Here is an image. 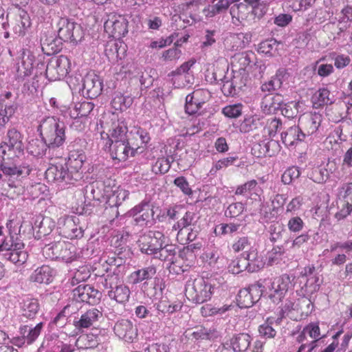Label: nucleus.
Here are the masks:
<instances>
[{
  "label": "nucleus",
  "mask_w": 352,
  "mask_h": 352,
  "mask_svg": "<svg viewBox=\"0 0 352 352\" xmlns=\"http://www.w3.org/2000/svg\"><path fill=\"white\" fill-rule=\"evenodd\" d=\"M66 126L63 122L54 116L43 118L38 126V131L42 140L48 148L61 146L66 140Z\"/></svg>",
  "instance_id": "1"
},
{
  "label": "nucleus",
  "mask_w": 352,
  "mask_h": 352,
  "mask_svg": "<svg viewBox=\"0 0 352 352\" xmlns=\"http://www.w3.org/2000/svg\"><path fill=\"white\" fill-rule=\"evenodd\" d=\"M105 131L101 133V139L105 146H111L112 142L125 140L128 127L123 117L112 113L104 124Z\"/></svg>",
  "instance_id": "2"
},
{
  "label": "nucleus",
  "mask_w": 352,
  "mask_h": 352,
  "mask_svg": "<svg viewBox=\"0 0 352 352\" xmlns=\"http://www.w3.org/2000/svg\"><path fill=\"white\" fill-rule=\"evenodd\" d=\"M213 287L204 278H195L186 287V296L193 302L201 304L211 298Z\"/></svg>",
  "instance_id": "3"
},
{
  "label": "nucleus",
  "mask_w": 352,
  "mask_h": 352,
  "mask_svg": "<svg viewBox=\"0 0 352 352\" xmlns=\"http://www.w3.org/2000/svg\"><path fill=\"white\" fill-rule=\"evenodd\" d=\"M58 36L65 42L77 43L84 36L81 25L67 17H60L57 22Z\"/></svg>",
  "instance_id": "4"
},
{
  "label": "nucleus",
  "mask_w": 352,
  "mask_h": 352,
  "mask_svg": "<svg viewBox=\"0 0 352 352\" xmlns=\"http://www.w3.org/2000/svg\"><path fill=\"white\" fill-rule=\"evenodd\" d=\"M164 243V234L158 230H149L141 235L138 241L141 252L150 255L157 254Z\"/></svg>",
  "instance_id": "5"
},
{
  "label": "nucleus",
  "mask_w": 352,
  "mask_h": 352,
  "mask_svg": "<svg viewBox=\"0 0 352 352\" xmlns=\"http://www.w3.org/2000/svg\"><path fill=\"white\" fill-rule=\"evenodd\" d=\"M71 69V63L66 56L52 58L45 69L46 78L50 81L63 79Z\"/></svg>",
  "instance_id": "6"
},
{
  "label": "nucleus",
  "mask_w": 352,
  "mask_h": 352,
  "mask_svg": "<svg viewBox=\"0 0 352 352\" xmlns=\"http://www.w3.org/2000/svg\"><path fill=\"white\" fill-rule=\"evenodd\" d=\"M47 254L52 259H61L71 263L78 257L76 247L68 241H58L47 249Z\"/></svg>",
  "instance_id": "7"
},
{
  "label": "nucleus",
  "mask_w": 352,
  "mask_h": 352,
  "mask_svg": "<svg viewBox=\"0 0 352 352\" xmlns=\"http://www.w3.org/2000/svg\"><path fill=\"white\" fill-rule=\"evenodd\" d=\"M293 287L292 280L288 274H284L274 277L269 287V297L274 303L278 304Z\"/></svg>",
  "instance_id": "8"
},
{
  "label": "nucleus",
  "mask_w": 352,
  "mask_h": 352,
  "mask_svg": "<svg viewBox=\"0 0 352 352\" xmlns=\"http://www.w3.org/2000/svg\"><path fill=\"white\" fill-rule=\"evenodd\" d=\"M60 234L70 239L83 236V230L79 226V219L75 216L64 215L58 219Z\"/></svg>",
  "instance_id": "9"
},
{
  "label": "nucleus",
  "mask_w": 352,
  "mask_h": 352,
  "mask_svg": "<svg viewBox=\"0 0 352 352\" xmlns=\"http://www.w3.org/2000/svg\"><path fill=\"white\" fill-rule=\"evenodd\" d=\"M105 32L115 39H120L128 33V21L120 14H110L104 22Z\"/></svg>",
  "instance_id": "10"
},
{
  "label": "nucleus",
  "mask_w": 352,
  "mask_h": 352,
  "mask_svg": "<svg viewBox=\"0 0 352 352\" xmlns=\"http://www.w3.org/2000/svg\"><path fill=\"white\" fill-rule=\"evenodd\" d=\"M322 121V114L316 112H308L300 116L298 127L301 132L300 138L315 134Z\"/></svg>",
  "instance_id": "11"
},
{
  "label": "nucleus",
  "mask_w": 352,
  "mask_h": 352,
  "mask_svg": "<svg viewBox=\"0 0 352 352\" xmlns=\"http://www.w3.org/2000/svg\"><path fill=\"white\" fill-rule=\"evenodd\" d=\"M35 56L28 49H22L20 56L17 59L15 78L18 81H23L32 74Z\"/></svg>",
  "instance_id": "12"
},
{
  "label": "nucleus",
  "mask_w": 352,
  "mask_h": 352,
  "mask_svg": "<svg viewBox=\"0 0 352 352\" xmlns=\"http://www.w3.org/2000/svg\"><path fill=\"white\" fill-rule=\"evenodd\" d=\"M45 177L49 182H69L72 179L77 180L76 177L70 171L65 160L51 164L45 171Z\"/></svg>",
  "instance_id": "13"
},
{
  "label": "nucleus",
  "mask_w": 352,
  "mask_h": 352,
  "mask_svg": "<svg viewBox=\"0 0 352 352\" xmlns=\"http://www.w3.org/2000/svg\"><path fill=\"white\" fill-rule=\"evenodd\" d=\"M210 98V93L205 89H198L186 97L185 111L189 115L197 113Z\"/></svg>",
  "instance_id": "14"
},
{
  "label": "nucleus",
  "mask_w": 352,
  "mask_h": 352,
  "mask_svg": "<svg viewBox=\"0 0 352 352\" xmlns=\"http://www.w3.org/2000/svg\"><path fill=\"white\" fill-rule=\"evenodd\" d=\"M261 286L258 284H254L248 288L240 289L237 298V305L241 308H248L258 301L262 296Z\"/></svg>",
  "instance_id": "15"
},
{
  "label": "nucleus",
  "mask_w": 352,
  "mask_h": 352,
  "mask_svg": "<svg viewBox=\"0 0 352 352\" xmlns=\"http://www.w3.org/2000/svg\"><path fill=\"white\" fill-rule=\"evenodd\" d=\"M6 226L10 231V234L4 239L0 245V254L2 253L5 258L6 254L13 252V250L16 249L14 246L16 243H23L21 237L16 233L12 234L13 232L16 231V227H21L20 222L16 219H12L8 220Z\"/></svg>",
  "instance_id": "16"
},
{
  "label": "nucleus",
  "mask_w": 352,
  "mask_h": 352,
  "mask_svg": "<svg viewBox=\"0 0 352 352\" xmlns=\"http://www.w3.org/2000/svg\"><path fill=\"white\" fill-rule=\"evenodd\" d=\"M73 298L78 302L89 305L96 304L100 298V293L90 285H80L73 292Z\"/></svg>",
  "instance_id": "17"
},
{
  "label": "nucleus",
  "mask_w": 352,
  "mask_h": 352,
  "mask_svg": "<svg viewBox=\"0 0 352 352\" xmlns=\"http://www.w3.org/2000/svg\"><path fill=\"white\" fill-rule=\"evenodd\" d=\"M102 90V82L100 76L94 72L88 73L83 79V94L93 99L98 97Z\"/></svg>",
  "instance_id": "18"
},
{
  "label": "nucleus",
  "mask_w": 352,
  "mask_h": 352,
  "mask_svg": "<svg viewBox=\"0 0 352 352\" xmlns=\"http://www.w3.org/2000/svg\"><path fill=\"white\" fill-rule=\"evenodd\" d=\"M113 331L119 338L128 342H133L138 337L136 327L129 320H118L114 325Z\"/></svg>",
  "instance_id": "19"
},
{
  "label": "nucleus",
  "mask_w": 352,
  "mask_h": 352,
  "mask_svg": "<svg viewBox=\"0 0 352 352\" xmlns=\"http://www.w3.org/2000/svg\"><path fill=\"white\" fill-rule=\"evenodd\" d=\"M102 318V311L96 308H91L82 314L79 320H74V325L78 330L88 329L96 324Z\"/></svg>",
  "instance_id": "20"
},
{
  "label": "nucleus",
  "mask_w": 352,
  "mask_h": 352,
  "mask_svg": "<svg viewBox=\"0 0 352 352\" xmlns=\"http://www.w3.org/2000/svg\"><path fill=\"white\" fill-rule=\"evenodd\" d=\"M230 12L234 24H243V25L245 23L249 22L250 17L254 13L250 8L248 7V5L243 2L234 4L231 7Z\"/></svg>",
  "instance_id": "21"
},
{
  "label": "nucleus",
  "mask_w": 352,
  "mask_h": 352,
  "mask_svg": "<svg viewBox=\"0 0 352 352\" xmlns=\"http://www.w3.org/2000/svg\"><path fill=\"white\" fill-rule=\"evenodd\" d=\"M32 22L29 14L24 10H19L14 19L13 32L18 36L23 37L30 31Z\"/></svg>",
  "instance_id": "22"
},
{
  "label": "nucleus",
  "mask_w": 352,
  "mask_h": 352,
  "mask_svg": "<svg viewBox=\"0 0 352 352\" xmlns=\"http://www.w3.org/2000/svg\"><path fill=\"white\" fill-rule=\"evenodd\" d=\"M283 101V97L281 94H266L261 101V110L265 114L275 113L281 109Z\"/></svg>",
  "instance_id": "23"
},
{
  "label": "nucleus",
  "mask_w": 352,
  "mask_h": 352,
  "mask_svg": "<svg viewBox=\"0 0 352 352\" xmlns=\"http://www.w3.org/2000/svg\"><path fill=\"white\" fill-rule=\"evenodd\" d=\"M85 160L86 155L82 149L74 148L69 151L68 160L65 163L74 177H76V175L81 170Z\"/></svg>",
  "instance_id": "24"
},
{
  "label": "nucleus",
  "mask_w": 352,
  "mask_h": 352,
  "mask_svg": "<svg viewBox=\"0 0 352 352\" xmlns=\"http://www.w3.org/2000/svg\"><path fill=\"white\" fill-rule=\"evenodd\" d=\"M127 138L125 140H116L112 142L111 146H105L109 148L111 155L113 159L118 160L119 162L126 161L129 155L131 154L132 149L126 142Z\"/></svg>",
  "instance_id": "25"
},
{
  "label": "nucleus",
  "mask_w": 352,
  "mask_h": 352,
  "mask_svg": "<svg viewBox=\"0 0 352 352\" xmlns=\"http://www.w3.org/2000/svg\"><path fill=\"white\" fill-rule=\"evenodd\" d=\"M131 212L135 217V221L140 226L147 225L148 222H151L154 215L153 210L146 203H142L135 206Z\"/></svg>",
  "instance_id": "26"
},
{
  "label": "nucleus",
  "mask_w": 352,
  "mask_h": 352,
  "mask_svg": "<svg viewBox=\"0 0 352 352\" xmlns=\"http://www.w3.org/2000/svg\"><path fill=\"white\" fill-rule=\"evenodd\" d=\"M42 50L48 55L54 54L60 52L61 42L57 38L52 32H45L41 38Z\"/></svg>",
  "instance_id": "27"
},
{
  "label": "nucleus",
  "mask_w": 352,
  "mask_h": 352,
  "mask_svg": "<svg viewBox=\"0 0 352 352\" xmlns=\"http://www.w3.org/2000/svg\"><path fill=\"white\" fill-rule=\"evenodd\" d=\"M56 271L49 265H43L36 268L32 275L30 280L39 284H49L53 281Z\"/></svg>",
  "instance_id": "28"
},
{
  "label": "nucleus",
  "mask_w": 352,
  "mask_h": 352,
  "mask_svg": "<svg viewBox=\"0 0 352 352\" xmlns=\"http://www.w3.org/2000/svg\"><path fill=\"white\" fill-rule=\"evenodd\" d=\"M116 261V258L114 257L109 258L107 261V265H111L113 262ZM116 265V264H114ZM113 266L111 265V267H106L104 270L107 272V274H101V276H104V280L102 282L104 287L105 289H109L110 290L113 289L115 287L119 285L120 283V276L118 273H116V270H118V266H114L113 269H112Z\"/></svg>",
  "instance_id": "29"
},
{
  "label": "nucleus",
  "mask_w": 352,
  "mask_h": 352,
  "mask_svg": "<svg viewBox=\"0 0 352 352\" xmlns=\"http://www.w3.org/2000/svg\"><path fill=\"white\" fill-rule=\"evenodd\" d=\"M331 92L327 88H320L312 95L311 102L314 109H320L333 103Z\"/></svg>",
  "instance_id": "30"
},
{
  "label": "nucleus",
  "mask_w": 352,
  "mask_h": 352,
  "mask_svg": "<svg viewBox=\"0 0 352 352\" xmlns=\"http://www.w3.org/2000/svg\"><path fill=\"white\" fill-rule=\"evenodd\" d=\"M157 270L154 265H149L133 272L129 276V282L133 285L138 284L145 280L152 278L156 274Z\"/></svg>",
  "instance_id": "31"
},
{
  "label": "nucleus",
  "mask_w": 352,
  "mask_h": 352,
  "mask_svg": "<svg viewBox=\"0 0 352 352\" xmlns=\"http://www.w3.org/2000/svg\"><path fill=\"white\" fill-rule=\"evenodd\" d=\"M126 50L124 47H122V44L116 41H109L104 50V53L109 61L118 62L122 59V56L125 53Z\"/></svg>",
  "instance_id": "32"
},
{
  "label": "nucleus",
  "mask_w": 352,
  "mask_h": 352,
  "mask_svg": "<svg viewBox=\"0 0 352 352\" xmlns=\"http://www.w3.org/2000/svg\"><path fill=\"white\" fill-rule=\"evenodd\" d=\"M188 336L195 340H213L218 337L214 329H208L202 326L196 327L186 331Z\"/></svg>",
  "instance_id": "33"
},
{
  "label": "nucleus",
  "mask_w": 352,
  "mask_h": 352,
  "mask_svg": "<svg viewBox=\"0 0 352 352\" xmlns=\"http://www.w3.org/2000/svg\"><path fill=\"white\" fill-rule=\"evenodd\" d=\"M14 246L16 249H14L13 252L6 254V259L15 265H21L27 261L28 254L25 250L23 243H16V245Z\"/></svg>",
  "instance_id": "34"
},
{
  "label": "nucleus",
  "mask_w": 352,
  "mask_h": 352,
  "mask_svg": "<svg viewBox=\"0 0 352 352\" xmlns=\"http://www.w3.org/2000/svg\"><path fill=\"white\" fill-rule=\"evenodd\" d=\"M314 271L315 267L314 266H307L305 267L301 272V274L309 276L307 279L306 283L305 284V287L306 292L311 294L318 291L320 288V284L318 283L319 278L317 276L314 275Z\"/></svg>",
  "instance_id": "35"
},
{
  "label": "nucleus",
  "mask_w": 352,
  "mask_h": 352,
  "mask_svg": "<svg viewBox=\"0 0 352 352\" xmlns=\"http://www.w3.org/2000/svg\"><path fill=\"white\" fill-rule=\"evenodd\" d=\"M307 334L314 340L311 342V344L319 340L322 338L320 336L319 322H310L306 325L297 338L298 342H303L306 338Z\"/></svg>",
  "instance_id": "36"
},
{
  "label": "nucleus",
  "mask_w": 352,
  "mask_h": 352,
  "mask_svg": "<svg viewBox=\"0 0 352 352\" xmlns=\"http://www.w3.org/2000/svg\"><path fill=\"white\" fill-rule=\"evenodd\" d=\"M131 291L128 286L119 285L108 292V296L111 300L120 304H124L129 301Z\"/></svg>",
  "instance_id": "37"
},
{
  "label": "nucleus",
  "mask_w": 352,
  "mask_h": 352,
  "mask_svg": "<svg viewBox=\"0 0 352 352\" xmlns=\"http://www.w3.org/2000/svg\"><path fill=\"white\" fill-rule=\"evenodd\" d=\"M183 302L180 300L170 302L166 297H162L157 304V310L163 314H172L182 309Z\"/></svg>",
  "instance_id": "38"
},
{
  "label": "nucleus",
  "mask_w": 352,
  "mask_h": 352,
  "mask_svg": "<svg viewBox=\"0 0 352 352\" xmlns=\"http://www.w3.org/2000/svg\"><path fill=\"white\" fill-rule=\"evenodd\" d=\"M94 104L91 102L83 101L77 102L74 107L69 109V116L73 119L87 116L94 109Z\"/></svg>",
  "instance_id": "39"
},
{
  "label": "nucleus",
  "mask_w": 352,
  "mask_h": 352,
  "mask_svg": "<svg viewBox=\"0 0 352 352\" xmlns=\"http://www.w3.org/2000/svg\"><path fill=\"white\" fill-rule=\"evenodd\" d=\"M5 144L9 150L21 152L23 150L21 133L15 129H10L7 133Z\"/></svg>",
  "instance_id": "40"
},
{
  "label": "nucleus",
  "mask_w": 352,
  "mask_h": 352,
  "mask_svg": "<svg viewBox=\"0 0 352 352\" xmlns=\"http://www.w3.org/2000/svg\"><path fill=\"white\" fill-rule=\"evenodd\" d=\"M281 126L282 122L280 119L276 118L267 119L262 126V137L265 140L270 139L276 134Z\"/></svg>",
  "instance_id": "41"
},
{
  "label": "nucleus",
  "mask_w": 352,
  "mask_h": 352,
  "mask_svg": "<svg viewBox=\"0 0 352 352\" xmlns=\"http://www.w3.org/2000/svg\"><path fill=\"white\" fill-rule=\"evenodd\" d=\"M264 124L263 118L257 115L245 118L240 125V130L243 133H248L258 130Z\"/></svg>",
  "instance_id": "42"
},
{
  "label": "nucleus",
  "mask_w": 352,
  "mask_h": 352,
  "mask_svg": "<svg viewBox=\"0 0 352 352\" xmlns=\"http://www.w3.org/2000/svg\"><path fill=\"white\" fill-rule=\"evenodd\" d=\"M251 342V337L248 333H239L235 335L230 340V345L236 351H245L248 349Z\"/></svg>",
  "instance_id": "43"
},
{
  "label": "nucleus",
  "mask_w": 352,
  "mask_h": 352,
  "mask_svg": "<svg viewBox=\"0 0 352 352\" xmlns=\"http://www.w3.org/2000/svg\"><path fill=\"white\" fill-rule=\"evenodd\" d=\"M241 257L248 263V271L250 272L256 271L263 266L262 261L258 256L257 250L253 248L245 251Z\"/></svg>",
  "instance_id": "44"
},
{
  "label": "nucleus",
  "mask_w": 352,
  "mask_h": 352,
  "mask_svg": "<svg viewBox=\"0 0 352 352\" xmlns=\"http://www.w3.org/2000/svg\"><path fill=\"white\" fill-rule=\"evenodd\" d=\"M346 104L340 102L327 109V116L333 122H339L346 116Z\"/></svg>",
  "instance_id": "45"
},
{
  "label": "nucleus",
  "mask_w": 352,
  "mask_h": 352,
  "mask_svg": "<svg viewBox=\"0 0 352 352\" xmlns=\"http://www.w3.org/2000/svg\"><path fill=\"white\" fill-rule=\"evenodd\" d=\"M330 175V171L325 166H318L313 167L308 173V177L317 184L325 183Z\"/></svg>",
  "instance_id": "46"
},
{
  "label": "nucleus",
  "mask_w": 352,
  "mask_h": 352,
  "mask_svg": "<svg viewBox=\"0 0 352 352\" xmlns=\"http://www.w3.org/2000/svg\"><path fill=\"white\" fill-rule=\"evenodd\" d=\"M132 104L133 98L131 97L124 96L120 93L115 94L111 100V107L116 111H126Z\"/></svg>",
  "instance_id": "47"
},
{
  "label": "nucleus",
  "mask_w": 352,
  "mask_h": 352,
  "mask_svg": "<svg viewBox=\"0 0 352 352\" xmlns=\"http://www.w3.org/2000/svg\"><path fill=\"white\" fill-rule=\"evenodd\" d=\"M129 195V191L121 188L120 187L118 188L109 196V197L106 199L107 207L109 206L110 208H113L119 206L126 198H128Z\"/></svg>",
  "instance_id": "48"
},
{
  "label": "nucleus",
  "mask_w": 352,
  "mask_h": 352,
  "mask_svg": "<svg viewBox=\"0 0 352 352\" xmlns=\"http://www.w3.org/2000/svg\"><path fill=\"white\" fill-rule=\"evenodd\" d=\"M39 310V303L37 299H28L22 307V315L28 319H33Z\"/></svg>",
  "instance_id": "49"
},
{
  "label": "nucleus",
  "mask_w": 352,
  "mask_h": 352,
  "mask_svg": "<svg viewBox=\"0 0 352 352\" xmlns=\"http://www.w3.org/2000/svg\"><path fill=\"white\" fill-rule=\"evenodd\" d=\"M76 345L80 349H94L98 345V337L93 333L81 335L76 340Z\"/></svg>",
  "instance_id": "50"
},
{
  "label": "nucleus",
  "mask_w": 352,
  "mask_h": 352,
  "mask_svg": "<svg viewBox=\"0 0 352 352\" xmlns=\"http://www.w3.org/2000/svg\"><path fill=\"white\" fill-rule=\"evenodd\" d=\"M45 144L43 140L38 139H32L29 141L27 146L28 152L34 157L43 156L46 151Z\"/></svg>",
  "instance_id": "51"
},
{
  "label": "nucleus",
  "mask_w": 352,
  "mask_h": 352,
  "mask_svg": "<svg viewBox=\"0 0 352 352\" xmlns=\"http://www.w3.org/2000/svg\"><path fill=\"white\" fill-rule=\"evenodd\" d=\"M250 54L253 53L242 52L236 54L232 60V66L238 70H245L251 63Z\"/></svg>",
  "instance_id": "52"
},
{
  "label": "nucleus",
  "mask_w": 352,
  "mask_h": 352,
  "mask_svg": "<svg viewBox=\"0 0 352 352\" xmlns=\"http://www.w3.org/2000/svg\"><path fill=\"white\" fill-rule=\"evenodd\" d=\"M301 132L297 126L290 127L285 133L281 134L283 143L287 145H294L296 141H302L300 138Z\"/></svg>",
  "instance_id": "53"
},
{
  "label": "nucleus",
  "mask_w": 352,
  "mask_h": 352,
  "mask_svg": "<svg viewBox=\"0 0 352 352\" xmlns=\"http://www.w3.org/2000/svg\"><path fill=\"white\" fill-rule=\"evenodd\" d=\"M170 168V163L168 158L162 157L157 159L155 162L151 165V170L155 175H164Z\"/></svg>",
  "instance_id": "54"
},
{
  "label": "nucleus",
  "mask_w": 352,
  "mask_h": 352,
  "mask_svg": "<svg viewBox=\"0 0 352 352\" xmlns=\"http://www.w3.org/2000/svg\"><path fill=\"white\" fill-rule=\"evenodd\" d=\"M98 184L102 188L103 197L107 199L120 186H117L116 181L111 177H106L102 181L98 182Z\"/></svg>",
  "instance_id": "55"
},
{
  "label": "nucleus",
  "mask_w": 352,
  "mask_h": 352,
  "mask_svg": "<svg viewBox=\"0 0 352 352\" xmlns=\"http://www.w3.org/2000/svg\"><path fill=\"white\" fill-rule=\"evenodd\" d=\"M176 246L173 244H167L164 246L162 245L157 252L159 255L156 257H157L161 261H168L173 263V258L176 254Z\"/></svg>",
  "instance_id": "56"
},
{
  "label": "nucleus",
  "mask_w": 352,
  "mask_h": 352,
  "mask_svg": "<svg viewBox=\"0 0 352 352\" xmlns=\"http://www.w3.org/2000/svg\"><path fill=\"white\" fill-rule=\"evenodd\" d=\"M285 202V198L283 195H276L273 201L272 204H274L277 203L278 207L274 206L270 211V212H265V218L267 219V221H274L276 219L279 210L282 209V206H283Z\"/></svg>",
  "instance_id": "57"
},
{
  "label": "nucleus",
  "mask_w": 352,
  "mask_h": 352,
  "mask_svg": "<svg viewBox=\"0 0 352 352\" xmlns=\"http://www.w3.org/2000/svg\"><path fill=\"white\" fill-rule=\"evenodd\" d=\"M352 212V204L348 200L341 199L338 204V211L334 217L338 221L346 218Z\"/></svg>",
  "instance_id": "58"
},
{
  "label": "nucleus",
  "mask_w": 352,
  "mask_h": 352,
  "mask_svg": "<svg viewBox=\"0 0 352 352\" xmlns=\"http://www.w3.org/2000/svg\"><path fill=\"white\" fill-rule=\"evenodd\" d=\"M194 219V213L192 212H186L184 217L180 219L173 226L174 230L178 231V234L183 233L184 229L187 228L191 226Z\"/></svg>",
  "instance_id": "59"
},
{
  "label": "nucleus",
  "mask_w": 352,
  "mask_h": 352,
  "mask_svg": "<svg viewBox=\"0 0 352 352\" xmlns=\"http://www.w3.org/2000/svg\"><path fill=\"white\" fill-rule=\"evenodd\" d=\"M245 270H248V263L241 256L232 260L228 265V271L233 274H238Z\"/></svg>",
  "instance_id": "60"
},
{
  "label": "nucleus",
  "mask_w": 352,
  "mask_h": 352,
  "mask_svg": "<svg viewBox=\"0 0 352 352\" xmlns=\"http://www.w3.org/2000/svg\"><path fill=\"white\" fill-rule=\"evenodd\" d=\"M300 175V171L297 166H291L286 169L281 177L282 182L285 185L291 184Z\"/></svg>",
  "instance_id": "61"
},
{
  "label": "nucleus",
  "mask_w": 352,
  "mask_h": 352,
  "mask_svg": "<svg viewBox=\"0 0 352 352\" xmlns=\"http://www.w3.org/2000/svg\"><path fill=\"white\" fill-rule=\"evenodd\" d=\"M237 160V157H228L221 159L213 164L210 173L214 175L217 173V171L232 165Z\"/></svg>",
  "instance_id": "62"
},
{
  "label": "nucleus",
  "mask_w": 352,
  "mask_h": 352,
  "mask_svg": "<svg viewBox=\"0 0 352 352\" xmlns=\"http://www.w3.org/2000/svg\"><path fill=\"white\" fill-rule=\"evenodd\" d=\"M15 108L12 105H0V126H4L14 114Z\"/></svg>",
  "instance_id": "63"
},
{
  "label": "nucleus",
  "mask_w": 352,
  "mask_h": 352,
  "mask_svg": "<svg viewBox=\"0 0 352 352\" xmlns=\"http://www.w3.org/2000/svg\"><path fill=\"white\" fill-rule=\"evenodd\" d=\"M285 250L283 247L275 246L268 253V262L270 265L278 264L284 256Z\"/></svg>",
  "instance_id": "64"
}]
</instances>
